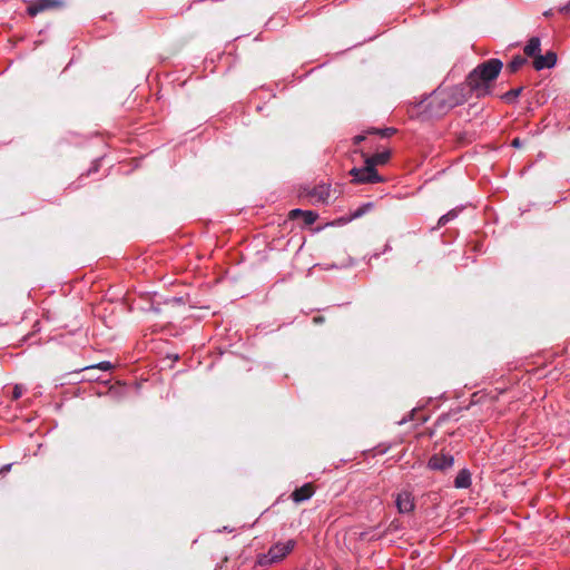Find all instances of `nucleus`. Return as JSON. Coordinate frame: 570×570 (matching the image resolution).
Masks as SVG:
<instances>
[{"instance_id": "nucleus-8", "label": "nucleus", "mask_w": 570, "mask_h": 570, "mask_svg": "<svg viewBox=\"0 0 570 570\" xmlns=\"http://www.w3.org/2000/svg\"><path fill=\"white\" fill-rule=\"evenodd\" d=\"M556 63L557 53L554 51H548L543 56L538 53L533 59V68L538 71L546 68H552Z\"/></svg>"}, {"instance_id": "nucleus-25", "label": "nucleus", "mask_w": 570, "mask_h": 570, "mask_svg": "<svg viewBox=\"0 0 570 570\" xmlns=\"http://www.w3.org/2000/svg\"><path fill=\"white\" fill-rule=\"evenodd\" d=\"M563 10L569 11L570 10V3L563 8Z\"/></svg>"}, {"instance_id": "nucleus-19", "label": "nucleus", "mask_w": 570, "mask_h": 570, "mask_svg": "<svg viewBox=\"0 0 570 570\" xmlns=\"http://www.w3.org/2000/svg\"><path fill=\"white\" fill-rule=\"evenodd\" d=\"M91 368H99V370H102V371H109L112 368V364L110 362H100L98 363L97 365H94V366H90Z\"/></svg>"}, {"instance_id": "nucleus-22", "label": "nucleus", "mask_w": 570, "mask_h": 570, "mask_svg": "<svg viewBox=\"0 0 570 570\" xmlns=\"http://www.w3.org/2000/svg\"><path fill=\"white\" fill-rule=\"evenodd\" d=\"M323 322H325V317L324 316H315L313 318V323H315V324H321Z\"/></svg>"}, {"instance_id": "nucleus-6", "label": "nucleus", "mask_w": 570, "mask_h": 570, "mask_svg": "<svg viewBox=\"0 0 570 570\" xmlns=\"http://www.w3.org/2000/svg\"><path fill=\"white\" fill-rule=\"evenodd\" d=\"M454 464V458L450 454H434L430 461L429 466L432 470L444 471L452 468Z\"/></svg>"}, {"instance_id": "nucleus-11", "label": "nucleus", "mask_w": 570, "mask_h": 570, "mask_svg": "<svg viewBox=\"0 0 570 570\" xmlns=\"http://www.w3.org/2000/svg\"><path fill=\"white\" fill-rule=\"evenodd\" d=\"M311 197L318 203H325L330 197V188L326 185H320L309 193Z\"/></svg>"}, {"instance_id": "nucleus-16", "label": "nucleus", "mask_w": 570, "mask_h": 570, "mask_svg": "<svg viewBox=\"0 0 570 570\" xmlns=\"http://www.w3.org/2000/svg\"><path fill=\"white\" fill-rule=\"evenodd\" d=\"M318 215L312 210H305L302 218L305 226H309L315 223Z\"/></svg>"}, {"instance_id": "nucleus-5", "label": "nucleus", "mask_w": 570, "mask_h": 570, "mask_svg": "<svg viewBox=\"0 0 570 570\" xmlns=\"http://www.w3.org/2000/svg\"><path fill=\"white\" fill-rule=\"evenodd\" d=\"M350 175L353 177L352 181L355 184H374L382 181V177L379 175L377 170L366 164L363 168H352Z\"/></svg>"}, {"instance_id": "nucleus-14", "label": "nucleus", "mask_w": 570, "mask_h": 570, "mask_svg": "<svg viewBox=\"0 0 570 570\" xmlns=\"http://www.w3.org/2000/svg\"><path fill=\"white\" fill-rule=\"evenodd\" d=\"M528 63L525 57L515 56L507 66V71L510 73H515L519 71L524 65Z\"/></svg>"}, {"instance_id": "nucleus-17", "label": "nucleus", "mask_w": 570, "mask_h": 570, "mask_svg": "<svg viewBox=\"0 0 570 570\" xmlns=\"http://www.w3.org/2000/svg\"><path fill=\"white\" fill-rule=\"evenodd\" d=\"M454 217H456V212L455 210H450L448 214H445V215L440 217V219L438 222V225L439 226H444L445 224H448Z\"/></svg>"}, {"instance_id": "nucleus-23", "label": "nucleus", "mask_w": 570, "mask_h": 570, "mask_svg": "<svg viewBox=\"0 0 570 570\" xmlns=\"http://www.w3.org/2000/svg\"><path fill=\"white\" fill-rule=\"evenodd\" d=\"M364 139H365V137H364V136H362V135L355 136V137H354V144H355V145H358V144H361Z\"/></svg>"}, {"instance_id": "nucleus-2", "label": "nucleus", "mask_w": 570, "mask_h": 570, "mask_svg": "<svg viewBox=\"0 0 570 570\" xmlns=\"http://www.w3.org/2000/svg\"><path fill=\"white\" fill-rule=\"evenodd\" d=\"M503 67L500 59H489L474 68L466 77L472 89L475 90V98H483L491 92V82L498 78Z\"/></svg>"}, {"instance_id": "nucleus-7", "label": "nucleus", "mask_w": 570, "mask_h": 570, "mask_svg": "<svg viewBox=\"0 0 570 570\" xmlns=\"http://www.w3.org/2000/svg\"><path fill=\"white\" fill-rule=\"evenodd\" d=\"M395 504L400 513H410L415 508L413 497L407 491H402L396 495Z\"/></svg>"}, {"instance_id": "nucleus-18", "label": "nucleus", "mask_w": 570, "mask_h": 570, "mask_svg": "<svg viewBox=\"0 0 570 570\" xmlns=\"http://www.w3.org/2000/svg\"><path fill=\"white\" fill-rule=\"evenodd\" d=\"M370 132L380 134L382 137H391L396 132L394 128H385V129H373Z\"/></svg>"}, {"instance_id": "nucleus-20", "label": "nucleus", "mask_w": 570, "mask_h": 570, "mask_svg": "<svg viewBox=\"0 0 570 570\" xmlns=\"http://www.w3.org/2000/svg\"><path fill=\"white\" fill-rule=\"evenodd\" d=\"M305 210L302 209H293L288 213L289 219H296L298 217H302Z\"/></svg>"}, {"instance_id": "nucleus-21", "label": "nucleus", "mask_w": 570, "mask_h": 570, "mask_svg": "<svg viewBox=\"0 0 570 570\" xmlns=\"http://www.w3.org/2000/svg\"><path fill=\"white\" fill-rule=\"evenodd\" d=\"M22 395V387L20 385H16L12 392V397L14 400L19 399Z\"/></svg>"}, {"instance_id": "nucleus-1", "label": "nucleus", "mask_w": 570, "mask_h": 570, "mask_svg": "<svg viewBox=\"0 0 570 570\" xmlns=\"http://www.w3.org/2000/svg\"><path fill=\"white\" fill-rule=\"evenodd\" d=\"M473 96L475 97V90L472 89V85L469 83V79L466 78L464 82L456 86L435 90L430 97L429 106L432 111L444 114L464 104Z\"/></svg>"}, {"instance_id": "nucleus-24", "label": "nucleus", "mask_w": 570, "mask_h": 570, "mask_svg": "<svg viewBox=\"0 0 570 570\" xmlns=\"http://www.w3.org/2000/svg\"><path fill=\"white\" fill-rule=\"evenodd\" d=\"M511 146L517 147V148L520 147L521 146L520 139L519 138H514L512 140V142H511Z\"/></svg>"}, {"instance_id": "nucleus-3", "label": "nucleus", "mask_w": 570, "mask_h": 570, "mask_svg": "<svg viewBox=\"0 0 570 570\" xmlns=\"http://www.w3.org/2000/svg\"><path fill=\"white\" fill-rule=\"evenodd\" d=\"M295 547L294 540H288L285 543H276L272 546L267 553L258 556L257 563L261 567L271 566L273 563L282 561L288 553L293 551Z\"/></svg>"}, {"instance_id": "nucleus-10", "label": "nucleus", "mask_w": 570, "mask_h": 570, "mask_svg": "<svg viewBox=\"0 0 570 570\" xmlns=\"http://www.w3.org/2000/svg\"><path fill=\"white\" fill-rule=\"evenodd\" d=\"M390 158H391V151L390 150H385V151H382V153H376V154H374L371 157H366L365 158V164L366 165H371L373 168H375L379 165L386 164L390 160Z\"/></svg>"}, {"instance_id": "nucleus-4", "label": "nucleus", "mask_w": 570, "mask_h": 570, "mask_svg": "<svg viewBox=\"0 0 570 570\" xmlns=\"http://www.w3.org/2000/svg\"><path fill=\"white\" fill-rule=\"evenodd\" d=\"M69 0H30L27 6V13L36 17L46 11H60L65 9Z\"/></svg>"}, {"instance_id": "nucleus-13", "label": "nucleus", "mask_w": 570, "mask_h": 570, "mask_svg": "<svg viewBox=\"0 0 570 570\" xmlns=\"http://www.w3.org/2000/svg\"><path fill=\"white\" fill-rule=\"evenodd\" d=\"M540 46V39L537 37H532L524 47L525 56L532 57L534 59V57L541 51Z\"/></svg>"}, {"instance_id": "nucleus-9", "label": "nucleus", "mask_w": 570, "mask_h": 570, "mask_svg": "<svg viewBox=\"0 0 570 570\" xmlns=\"http://www.w3.org/2000/svg\"><path fill=\"white\" fill-rule=\"evenodd\" d=\"M315 492V487L313 483H305L301 488L295 489L291 498L294 502L301 503L303 501L308 500Z\"/></svg>"}, {"instance_id": "nucleus-12", "label": "nucleus", "mask_w": 570, "mask_h": 570, "mask_svg": "<svg viewBox=\"0 0 570 570\" xmlns=\"http://www.w3.org/2000/svg\"><path fill=\"white\" fill-rule=\"evenodd\" d=\"M454 485L458 489L469 488L471 485V473L465 469L461 470L454 480Z\"/></svg>"}, {"instance_id": "nucleus-15", "label": "nucleus", "mask_w": 570, "mask_h": 570, "mask_svg": "<svg viewBox=\"0 0 570 570\" xmlns=\"http://www.w3.org/2000/svg\"><path fill=\"white\" fill-rule=\"evenodd\" d=\"M523 87L514 88L509 91H507L504 95H502V100H504L507 104H512L522 92Z\"/></svg>"}]
</instances>
